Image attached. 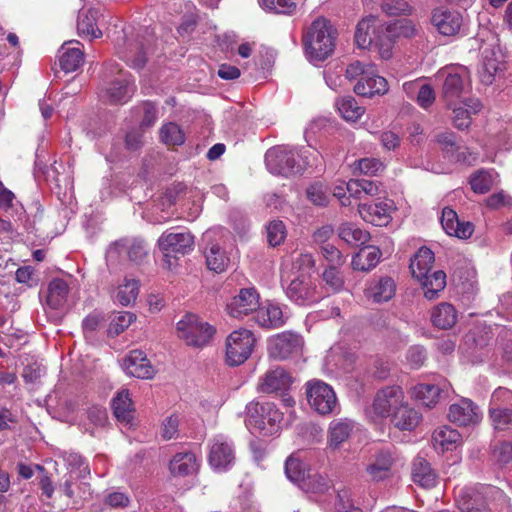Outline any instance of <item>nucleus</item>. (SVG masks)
<instances>
[{"mask_svg": "<svg viewBox=\"0 0 512 512\" xmlns=\"http://www.w3.org/2000/svg\"><path fill=\"white\" fill-rule=\"evenodd\" d=\"M304 45L306 56L311 62L324 61L333 53L335 31L325 18H317L308 27Z\"/></svg>", "mask_w": 512, "mask_h": 512, "instance_id": "nucleus-1", "label": "nucleus"}, {"mask_svg": "<svg viewBox=\"0 0 512 512\" xmlns=\"http://www.w3.org/2000/svg\"><path fill=\"white\" fill-rule=\"evenodd\" d=\"M245 423L253 433L263 436L276 434L281 428L283 413L272 402H251L246 406Z\"/></svg>", "mask_w": 512, "mask_h": 512, "instance_id": "nucleus-2", "label": "nucleus"}, {"mask_svg": "<svg viewBox=\"0 0 512 512\" xmlns=\"http://www.w3.org/2000/svg\"><path fill=\"white\" fill-rule=\"evenodd\" d=\"M438 77L443 79L442 96L449 107L470 91V73L464 66L445 67L439 71Z\"/></svg>", "mask_w": 512, "mask_h": 512, "instance_id": "nucleus-3", "label": "nucleus"}, {"mask_svg": "<svg viewBox=\"0 0 512 512\" xmlns=\"http://www.w3.org/2000/svg\"><path fill=\"white\" fill-rule=\"evenodd\" d=\"M404 401V391L400 386L383 387L376 392L371 406L366 409V415L374 422L391 417Z\"/></svg>", "mask_w": 512, "mask_h": 512, "instance_id": "nucleus-4", "label": "nucleus"}, {"mask_svg": "<svg viewBox=\"0 0 512 512\" xmlns=\"http://www.w3.org/2000/svg\"><path fill=\"white\" fill-rule=\"evenodd\" d=\"M215 328L207 322L202 321L198 316L188 314L177 323L178 337L183 340L186 345L202 348L206 346L213 335Z\"/></svg>", "mask_w": 512, "mask_h": 512, "instance_id": "nucleus-5", "label": "nucleus"}, {"mask_svg": "<svg viewBox=\"0 0 512 512\" xmlns=\"http://www.w3.org/2000/svg\"><path fill=\"white\" fill-rule=\"evenodd\" d=\"M107 76L115 79L102 92L101 99L110 104H123L127 102L135 92V85L130 79V74L118 67V64H109L106 67Z\"/></svg>", "mask_w": 512, "mask_h": 512, "instance_id": "nucleus-6", "label": "nucleus"}, {"mask_svg": "<svg viewBox=\"0 0 512 512\" xmlns=\"http://www.w3.org/2000/svg\"><path fill=\"white\" fill-rule=\"evenodd\" d=\"M297 156V151L289 146L272 147L265 154L266 167L272 174L285 177L300 173L303 166Z\"/></svg>", "mask_w": 512, "mask_h": 512, "instance_id": "nucleus-7", "label": "nucleus"}, {"mask_svg": "<svg viewBox=\"0 0 512 512\" xmlns=\"http://www.w3.org/2000/svg\"><path fill=\"white\" fill-rule=\"evenodd\" d=\"M255 345L253 333L245 328L231 332L226 339V362L230 366L243 364L252 354Z\"/></svg>", "mask_w": 512, "mask_h": 512, "instance_id": "nucleus-8", "label": "nucleus"}, {"mask_svg": "<svg viewBox=\"0 0 512 512\" xmlns=\"http://www.w3.org/2000/svg\"><path fill=\"white\" fill-rule=\"evenodd\" d=\"M307 400L311 408L321 415L334 413L338 401L333 388L321 380H311L306 383Z\"/></svg>", "mask_w": 512, "mask_h": 512, "instance_id": "nucleus-9", "label": "nucleus"}, {"mask_svg": "<svg viewBox=\"0 0 512 512\" xmlns=\"http://www.w3.org/2000/svg\"><path fill=\"white\" fill-rule=\"evenodd\" d=\"M400 458L391 448H382L375 451L366 465L365 471L373 482H380L393 477L394 469Z\"/></svg>", "mask_w": 512, "mask_h": 512, "instance_id": "nucleus-10", "label": "nucleus"}, {"mask_svg": "<svg viewBox=\"0 0 512 512\" xmlns=\"http://www.w3.org/2000/svg\"><path fill=\"white\" fill-rule=\"evenodd\" d=\"M286 295L299 306L315 304L324 297L310 276L304 274L299 275L290 282L286 288Z\"/></svg>", "mask_w": 512, "mask_h": 512, "instance_id": "nucleus-11", "label": "nucleus"}, {"mask_svg": "<svg viewBox=\"0 0 512 512\" xmlns=\"http://www.w3.org/2000/svg\"><path fill=\"white\" fill-rule=\"evenodd\" d=\"M504 498L505 495L500 489L494 486H485L481 487V491L472 488L460 490L457 502L462 511L479 512L480 508L484 507L489 500Z\"/></svg>", "mask_w": 512, "mask_h": 512, "instance_id": "nucleus-12", "label": "nucleus"}, {"mask_svg": "<svg viewBox=\"0 0 512 512\" xmlns=\"http://www.w3.org/2000/svg\"><path fill=\"white\" fill-rule=\"evenodd\" d=\"M260 305V295L256 288H241L226 304L229 316L242 319L251 313H256Z\"/></svg>", "mask_w": 512, "mask_h": 512, "instance_id": "nucleus-13", "label": "nucleus"}, {"mask_svg": "<svg viewBox=\"0 0 512 512\" xmlns=\"http://www.w3.org/2000/svg\"><path fill=\"white\" fill-rule=\"evenodd\" d=\"M158 247L166 258L170 256H184L192 251L194 246V237L188 231H165L161 234L158 241Z\"/></svg>", "mask_w": 512, "mask_h": 512, "instance_id": "nucleus-14", "label": "nucleus"}, {"mask_svg": "<svg viewBox=\"0 0 512 512\" xmlns=\"http://www.w3.org/2000/svg\"><path fill=\"white\" fill-rule=\"evenodd\" d=\"M208 462L215 471L228 470L235 462L233 443L223 435L214 437L210 444Z\"/></svg>", "mask_w": 512, "mask_h": 512, "instance_id": "nucleus-15", "label": "nucleus"}, {"mask_svg": "<svg viewBox=\"0 0 512 512\" xmlns=\"http://www.w3.org/2000/svg\"><path fill=\"white\" fill-rule=\"evenodd\" d=\"M302 347V337L292 332L277 334L268 342L270 356L281 360L299 354Z\"/></svg>", "mask_w": 512, "mask_h": 512, "instance_id": "nucleus-16", "label": "nucleus"}, {"mask_svg": "<svg viewBox=\"0 0 512 512\" xmlns=\"http://www.w3.org/2000/svg\"><path fill=\"white\" fill-rule=\"evenodd\" d=\"M431 23L444 36L456 35L463 24L462 15L447 7H438L432 11Z\"/></svg>", "mask_w": 512, "mask_h": 512, "instance_id": "nucleus-17", "label": "nucleus"}, {"mask_svg": "<svg viewBox=\"0 0 512 512\" xmlns=\"http://www.w3.org/2000/svg\"><path fill=\"white\" fill-rule=\"evenodd\" d=\"M448 418L459 426H472L481 421L482 413L471 400L462 398L449 407Z\"/></svg>", "mask_w": 512, "mask_h": 512, "instance_id": "nucleus-18", "label": "nucleus"}, {"mask_svg": "<svg viewBox=\"0 0 512 512\" xmlns=\"http://www.w3.org/2000/svg\"><path fill=\"white\" fill-rule=\"evenodd\" d=\"M292 384L291 375L282 367L269 369L257 384V391L265 394L285 392Z\"/></svg>", "mask_w": 512, "mask_h": 512, "instance_id": "nucleus-19", "label": "nucleus"}, {"mask_svg": "<svg viewBox=\"0 0 512 512\" xmlns=\"http://www.w3.org/2000/svg\"><path fill=\"white\" fill-rule=\"evenodd\" d=\"M357 95L372 98L376 95H384L388 92L387 80L380 76L374 66H368V71L354 86Z\"/></svg>", "mask_w": 512, "mask_h": 512, "instance_id": "nucleus-20", "label": "nucleus"}, {"mask_svg": "<svg viewBox=\"0 0 512 512\" xmlns=\"http://www.w3.org/2000/svg\"><path fill=\"white\" fill-rule=\"evenodd\" d=\"M122 368L126 374L140 378L151 379L155 375V368L141 350H132L122 361Z\"/></svg>", "mask_w": 512, "mask_h": 512, "instance_id": "nucleus-21", "label": "nucleus"}, {"mask_svg": "<svg viewBox=\"0 0 512 512\" xmlns=\"http://www.w3.org/2000/svg\"><path fill=\"white\" fill-rule=\"evenodd\" d=\"M491 49L481 47L482 49V68L479 71L480 80L485 85L493 83L495 75L504 69L503 55L499 48L491 44Z\"/></svg>", "mask_w": 512, "mask_h": 512, "instance_id": "nucleus-22", "label": "nucleus"}, {"mask_svg": "<svg viewBox=\"0 0 512 512\" xmlns=\"http://www.w3.org/2000/svg\"><path fill=\"white\" fill-rule=\"evenodd\" d=\"M356 423L349 418H337L330 422L327 431V447L337 450L349 440L354 432Z\"/></svg>", "mask_w": 512, "mask_h": 512, "instance_id": "nucleus-23", "label": "nucleus"}, {"mask_svg": "<svg viewBox=\"0 0 512 512\" xmlns=\"http://www.w3.org/2000/svg\"><path fill=\"white\" fill-rule=\"evenodd\" d=\"M392 201H377L375 203H363L358 206L361 218L375 226L386 225L391 218Z\"/></svg>", "mask_w": 512, "mask_h": 512, "instance_id": "nucleus-24", "label": "nucleus"}, {"mask_svg": "<svg viewBox=\"0 0 512 512\" xmlns=\"http://www.w3.org/2000/svg\"><path fill=\"white\" fill-rule=\"evenodd\" d=\"M122 251L127 253L131 261L140 263L148 255V246L141 239L117 241L109 247L107 259L116 258Z\"/></svg>", "mask_w": 512, "mask_h": 512, "instance_id": "nucleus-25", "label": "nucleus"}, {"mask_svg": "<svg viewBox=\"0 0 512 512\" xmlns=\"http://www.w3.org/2000/svg\"><path fill=\"white\" fill-rule=\"evenodd\" d=\"M396 292V284L390 277L371 279L364 290L365 296L375 303L391 300Z\"/></svg>", "mask_w": 512, "mask_h": 512, "instance_id": "nucleus-26", "label": "nucleus"}, {"mask_svg": "<svg viewBox=\"0 0 512 512\" xmlns=\"http://www.w3.org/2000/svg\"><path fill=\"white\" fill-rule=\"evenodd\" d=\"M114 416L124 427L134 426L135 408L127 389L120 390L112 399Z\"/></svg>", "mask_w": 512, "mask_h": 512, "instance_id": "nucleus-27", "label": "nucleus"}, {"mask_svg": "<svg viewBox=\"0 0 512 512\" xmlns=\"http://www.w3.org/2000/svg\"><path fill=\"white\" fill-rule=\"evenodd\" d=\"M383 26L380 20L374 16L363 18L356 27L355 42L361 49L372 46L377 35L382 32Z\"/></svg>", "mask_w": 512, "mask_h": 512, "instance_id": "nucleus-28", "label": "nucleus"}, {"mask_svg": "<svg viewBox=\"0 0 512 512\" xmlns=\"http://www.w3.org/2000/svg\"><path fill=\"white\" fill-rule=\"evenodd\" d=\"M441 225L448 235L459 239L469 238L474 231L472 223L460 222L457 213L449 207L442 210Z\"/></svg>", "mask_w": 512, "mask_h": 512, "instance_id": "nucleus-29", "label": "nucleus"}, {"mask_svg": "<svg viewBox=\"0 0 512 512\" xmlns=\"http://www.w3.org/2000/svg\"><path fill=\"white\" fill-rule=\"evenodd\" d=\"M437 142L441 146L444 153L452 161L463 162L469 165L476 161V155L469 152L467 148L460 151V146L456 143V137L451 132H445L437 137Z\"/></svg>", "mask_w": 512, "mask_h": 512, "instance_id": "nucleus-30", "label": "nucleus"}, {"mask_svg": "<svg viewBox=\"0 0 512 512\" xmlns=\"http://www.w3.org/2000/svg\"><path fill=\"white\" fill-rule=\"evenodd\" d=\"M117 55L134 69H140L146 63V52L138 39L125 40L122 45H118Z\"/></svg>", "mask_w": 512, "mask_h": 512, "instance_id": "nucleus-31", "label": "nucleus"}, {"mask_svg": "<svg viewBox=\"0 0 512 512\" xmlns=\"http://www.w3.org/2000/svg\"><path fill=\"white\" fill-rule=\"evenodd\" d=\"M79 41L65 42L59 50V65L65 72L76 71L84 62V53Z\"/></svg>", "mask_w": 512, "mask_h": 512, "instance_id": "nucleus-32", "label": "nucleus"}, {"mask_svg": "<svg viewBox=\"0 0 512 512\" xmlns=\"http://www.w3.org/2000/svg\"><path fill=\"white\" fill-rule=\"evenodd\" d=\"M99 12L95 9L81 10L78 14L77 32L84 39L101 38L103 33L98 27Z\"/></svg>", "mask_w": 512, "mask_h": 512, "instance_id": "nucleus-33", "label": "nucleus"}, {"mask_svg": "<svg viewBox=\"0 0 512 512\" xmlns=\"http://www.w3.org/2000/svg\"><path fill=\"white\" fill-rule=\"evenodd\" d=\"M286 318L280 306L270 302L259 305L255 315L256 322L263 328H279L285 324Z\"/></svg>", "mask_w": 512, "mask_h": 512, "instance_id": "nucleus-34", "label": "nucleus"}, {"mask_svg": "<svg viewBox=\"0 0 512 512\" xmlns=\"http://www.w3.org/2000/svg\"><path fill=\"white\" fill-rule=\"evenodd\" d=\"M482 108L478 99H468L459 105L452 107V121L456 128L465 129L471 124V116L477 114Z\"/></svg>", "mask_w": 512, "mask_h": 512, "instance_id": "nucleus-35", "label": "nucleus"}, {"mask_svg": "<svg viewBox=\"0 0 512 512\" xmlns=\"http://www.w3.org/2000/svg\"><path fill=\"white\" fill-rule=\"evenodd\" d=\"M420 420L421 415L406 401L391 415V422L400 430L411 431L417 427Z\"/></svg>", "mask_w": 512, "mask_h": 512, "instance_id": "nucleus-36", "label": "nucleus"}, {"mask_svg": "<svg viewBox=\"0 0 512 512\" xmlns=\"http://www.w3.org/2000/svg\"><path fill=\"white\" fill-rule=\"evenodd\" d=\"M445 392V385L440 386L431 383H419L411 390V395L426 407H434L441 394Z\"/></svg>", "mask_w": 512, "mask_h": 512, "instance_id": "nucleus-37", "label": "nucleus"}, {"mask_svg": "<svg viewBox=\"0 0 512 512\" xmlns=\"http://www.w3.org/2000/svg\"><path fill=\"white\" fill-rule=\"evenodd\" d=\"M170 471L175 476H187L197 472L199 463L194 453L180 452L170 461Z\"/></svg>", "mask_w": 512, "mask_h": 512, "instance_id": "nucleus-38", "label": "nucleus"}, {"mask_svg": "<svg viewBox=\"0 0 512 512\" xmlns=\"http://www.w3.org/2000/svg\"><path fill=\"white\" fill-rule=\"evenodd\" d=\"M381 258V251L376 246H366L359 250L352 259V267L354 270L363 272L370 271L375 268Z\"/></svg>", "mask_w": 512, "mask_h": 512, "instance_id": "nucleus-39", "label": "nucleus"}, {"mask_svg": "<svg viewBox=\"0 0 512 512\" xmlns=\"http://www.w3.org/2000/svg\"><path fill=\"white\" fill-rule=\"evenodd\" d=\"M412 479L415 483L424 488H431L436 485L437 478L430 464L422 457L414 459L412 464Z\"/></svg>", "mask_w": 512, "mask_h": 512, "instance_id": "nucleus-40", "label": "nucleus"}, {"mask_svg": "<svg viewBox=\"0 0 512 512\" xmlns=\"http://www.w3.org/2000/svg\"><path fill=\"white\" fill-rule=\"evenodd\" d=\"M433 263L434 253L432 250L427 247H421L410 262L413 277L423 279V277L430 272Z\"/></svg>", "mask_w": 512, "mask_h": 512, "instance_id": "nucleus-41", "label": "nucleus"}, {"mask_svg": "<svg viewBox=\"0 0 512 512\" xmlns=\"http://www.w3.org/2000/svg\"><path fill=\"white\" fill-rule=\"evenodd\" d=\"M461 435L455 429L448 426L437 428L432 435V441L435 449L446 451L451 450L459 441Z\"/></svg>", "mask_w": 512, "mask_h": 512, "instance_id": "nucleus-42", "label": "nucleus"}, {"mask_svg": "<svg viewBox=\"0 0 512 512\" xmlns=\"http://www.w3.org/2000/svg\"><path fill=\"white\" fill-rule=\"evenodd\" d=\"M338 236L341 240L353 246L365 244L370 239V234L367 231L350 222L342 223L338 227Z\"/></svg>", "mask_w": 512, "mask_h": 512, "instance_id": "nucleus-43", "label": "nucleus"}, {"mask_svg": "<svg viewBox=\"0 0 512 512\" xmlns=\"http://www.w3.org/2000/svg\"><path fill=\"white\" fill-rule=\"evenodd\" d=\"M417 280L422 284L424 296L429 300L435 299L446 286V274L441 270L427 273L423 279Z\"/></svg>", "mask_w": 512, "mask_h": 512, "instance_id": "nucleus-44", "label": "nucleus"}, {"mask_svg": "<svg viewBox=\"0 0 512 512\" xmlns=\"http://www.w3.org/2000/svg\"><path fill=\"white\" fill-rule=\"evenodd\" d=\"M432 323L441 329L451 328L457 320V311L449 303H441L431 312Z\"/></svg>", "mask_w": 512, "mask_h": 512, "instance_id": "nucleus-45", "label": "nucleus"}, {"mask_svg": "<svg viewBox=\"0 0 512 512\" xmlns=\"http://www.w3.org/2000/svg\"><path fill=\"white\" fill-rule=\"evenodd\" d=\"M335 106L342 118L348 122H356L365 112V108L360 106L352 96L337 99Z\"/></svg>", "mask_w": 512, "mask_h": 512, "instance_id": "nucleus-46", "label": "nucleus"}, {"mask_svg": "<svg viewBox=\"0 0 512 512\" xmlns=\"http://www.w3.org/2000/svg\"><path fill=\"white\" fill-rule=\"evenodd\" d=\"M69 287L66 281L62 279H53L47 289V304L52 309L60 308L66 301Z\"/></svg>", "mask_w": 512, "mask_h": 512, "instance_id": "nucleus-47", "label": "nucleus"}, {"mask_svg": "<svg viewBox=\"0 0 512 512\" xmlns=\"http://www.w3.org/2000/svg\"><path fill=\"white\" fill-rule=\"evenodd\" d=\"M205 257L207 267L216 273H222L228 267L229 258L217 243H212L206 249Z\"/></svg>", "mask_w": 512, "mask_h": 512, "instance_id": "nucleus-48", "label": "nucleus"}, {"mask_svg": "<svg viewBox=\"0 0 512 512\" xmlns=\"http://www.w3.org/2000/svg\"><path fill=\"white\" fill-rule=\"evenodd\" d=\"M489 417L495 430L506 431L512 428V407H490Z\"/></svg>", "mask_w": 512, "mask_h": 512, "instance_id": "nucleus-49", "label": "nucleus"}, {"mask_svg": "<svg viewBox=\"0 0 512 512\" xmlns=\"http://www.w3.org/2000/svg\"><path fill=\"white\" fill-rule=\"evenodd\" d=\"M308 472L306 465L299 458L294 455L287 458L285 463V473L291 482L299 486L305 480Z\"/></svg>", "mask_w": 512, "mask_h": 512, "instance_id": "nucleus-50", "label": "nucleus"}, {"mask_svg": "<svg viewBox=\"0 0 512 512\" xmlns=\"http://www.w3.org/2000/svg\"><path fill=\"white\" fill-rule=\"evenodd\" d=\"M497 174L494 171L479 170L470 178V185L475 193L484 194L495 183Z\"/></svg>", "mask_w": 512, "mask_h": 512, "instance_id": "nucleus-51", "label": "nucleus"}, {"mask_svg": "<svg viewBox=\"0 0 512 512\" xmlns=\"http://www.w3.org/2000/svg\"><path fill=\"white\" fill-rule=\"evenodd\" d=\"M160 139L166 145H182L185 142V133L179 125L169 122L161 127Z\"/></svg>", "mask_w": 512, "mask_h": 512, "instance_id": "nucleus-52", "label": "nucleus"}, {"mask_svg": "<svg viewBox=\"0 0 512 512\" xmlns=\"http://www.w3.org/2000/svg\"><path fill=\"white\" fill-rule=\"evenodd\" d=\"M299 487L306 492L324 493L330 488V480L321 474L308 472Z\"/></svg>", "mask_w": 512, "mask_h": 512, "instance_id": "nucleus-53", "label": "nucleus"}, {"mask_svg": "<svg viewBox=\"0 0 512 512\" xmlns=\"http://www.w3.org/2000/svg\"><path fill=\"white\" fill-rule=\"evenodd\" d=\"M138 293L139 282L135 279H125V283L118 287L116 299L121 305L128 306L136 300Z\"/></svg>", "mask_w": 512, "mask_h": 512, "instance_id": "nucleus-54", "label": "nucleus"}, {"mask_svg": "<svg viewBox=\"0 0 512 512\" xmlns=\"http://www.w3.org/2000/svg\"><path fill=\"white\" fill-rule=\"evenodd\" d=\"M322 279L331 293L339 292L344 287V278L340 268H326L322 273Z\"/></svg>", "mask_w": 512, "mask_h": 512, "instance_id": "nucleus-55", "label": "nucleus"}, {"mask_svg": "<svg viewBox=\"0 0 512 512\" xmlns=\"http://www.w3.org/2000/svg\"><path fill=\"white\" fill-rule=\"evenodd\" d=\"M307 199L316 206H326L329 202V192L322 183H313L306 189Z\"/></svg>", "mask_w": 512, "mask_h": 512, "instance_id": "nucleus-56", "label": "nucleus"}, {"mask_svg": "<svg viewBox=\"0 0 512 512\" xmlns=\"http://www.w3.org/2000/svg\"><path fill=\"white\" fill-rule=\"evenodd\" d=\"M321 254L327 262V268H341L346 262V257L332 244L322 245Z\"/></svg>", "mask_w": 512, "mask_h": 512, "instance_id": "nucleus-57", "label": "nucleus"}, {"mask_svg": "<svg viewBox=\"0 0 512 512\" xmlns=\"http://www.w3.org/2000/svg\"><path fill=\"white\" fill-rule=\"evenodd\" d=\"M135 320V314L128 311L119 312L112 318L108 331L110 334L118 335L127 329Z\"/></svg>", "mask_w": 512, "mask_h": 512, "instance_id": "nucleus-58", "label": "nucleus"}, {"mask_svg": "<svg viewBox=\"0 0 512 512\" xmlns=\"http://www.w3.org/2000/svg\"><path fill=\"white\" fill-rule=\"evenodd\" d=\"M64 460L71 473H75L78 478H84L90 473L88 465L84 459L77 453H68Z\"/></svg>", "mask_w": 512, "mask_h": 512, "instance_id": "nucleus-59", "label": "nucleus"}, {"mask_svg": "<svg viewBox=\"0 0 512 512\" xmlns=\"http://www.w3.org/2000/svg\"><path fill=\"white\" fill-rule=\"evenodd\" d=\"M259 3L264 10L278 14H290L296 8L291 0H259Z\"/></svg>", "mask_w": 512, "mask_h": 512, "instance_id": "nucleus-60", "label": "nucleus"}, {"mask_svg": "<svg viewBox=\"0 0 512 512\" xmlns=\"http://www.w3.org/2000/svg\"><path fill=\"white\" fill-rule=\"evenodd\" d=\"M385 168L383 162L376 158H362L355 162L354 172L365 175H376Z\"/></svg>", "mask_w": 512, "mask_h": 512, "instance_id": "nucleus-61", "label": "nucleus"}, {"mask_svg": "<svg viewBox=\"0 0 512 512\" xmlns=\"http://www.w3.org/2000/svg\"><path fill=\"white\" fill-rule=\"evenodd\" d=\"M286 238V227L282 221H271L267 226V240L271 246L280 245Z\"/></svg>", "mask_w": 512, "mask_h": 512, "instance_id": "nucleus-62", "label": "nucleus"}, {"mask_svg": "<svg viewBox=\"0 0 512 512\" xmlns=\"http://www.w3.org/2000/svg\"><path fill=\"white\" fill-rule=\"evenodd\" d=\"M381 8L388 16L409 15L412 12L411 6L404 0H385Z\"/></svg>", "mask_w": 512, "mask_h": 512, "instance_id": "nucleus-63", "label": "nucleus"}, {"mask_svg": "<svg viewBox=\"0 0 512 512\" xmlns=\"http://www.w3.org/2000/svg\"><path fill=\"white\" fill-rule=\"evenodd\" d=\"M492 455L494 460L506 465L512 461V444L509 442H501L493 447Z\"/></svg>", "mask_w": 512, "mask_h": 512, "instance_id": "nucleus-64", "label": "nucleus"}]
</instances>
